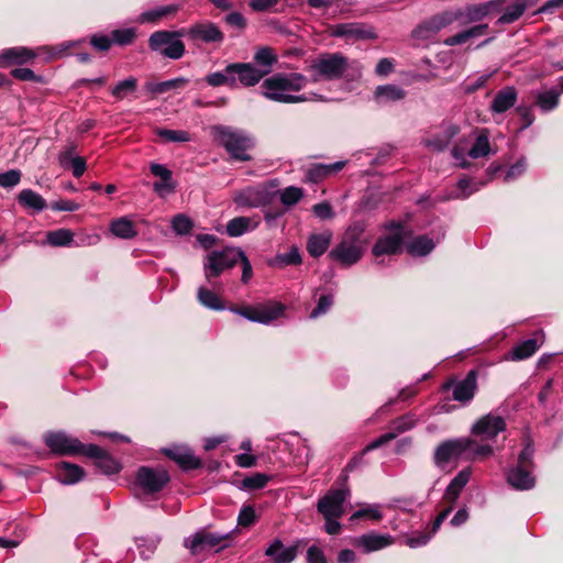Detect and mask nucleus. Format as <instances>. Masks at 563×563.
<instances>
[{
  "instance_id": "f257e3e1",
  "label": "nucleus",
  "mask_w": 563,
  "mask_h": 563,
  "mask_svg": "<svg viewBox=\"0 0 563 563\" xmlns=\"http://www.w3.org/2000/svg\"><path fill=\"white\" fill-rule=\"evenodd\" d=\"M308 84V79L300 73H277L264 79L261 85L263 96L280 103H299L308 99L297 95Z\"/></svg>"
},
{
  "instance_id": "f03ea898",
  "label": "nucleus",
  "mask_w": 563,
  "mask_h": 563,
  "mask_svg": "<svg viewBox=\"0 0 563 563\" xmlns=\"http://www.w3.org/2000/svg\"><path fill=\"white\" fill-rule=\"evenodd\" d=\"M211 130L214 141L225 148L231 158L239 162L252 159L249 151L253 148L254 143L245 133L224 125H214Z\"/></svg>"
},
{
  "instance_id": "7ed1b4c3",
  "label": "nucleus",
  "mask_w": 563,
  "mask_h": 563,
  "mask_svg": "<svg viewBox=\"0 0 563 563\" xmlns=\"http://www.w3.org/2000/svg\"><path fill=\"white\" fill-rule=\"evenodd\" d=\"M362 235L363 230L357 227L349 228L341 241L330 251L329 257L344 267L356 264L365 251Z\"/></svg>"
},
{
  "instance_id": "20e7f679",
  "label": "nucleus",
  "mask_w": 563,
  "mask_h": 563,
  "mask_svg": "<svg viewBox=\"0 0 563 563\" xmlns=\"http://www.w3.org/2000/svg\"><path fill=\"white\" fill-rule=\"evenodd\" d=\"M534 446L530 438L525 440V446L519 453L517 465L507 474L508 484L517 490H529L536 485V477L532 475Z\"/></svg>"
},
{
  "instance_id": "39448f33",
  "label": "nucleus",
  "mask_w": 563,
  "mask_h": 563,
  "mask_svg": "<svg viewBox=\"0 0 563 563\" xmlns=\"http://www.w3.org/2000/svg\"><path fill=\"white\" fill-rule=\"evenodd\" d=\"M169 482L170 475L166 468L140 466L135 472L133 489L137 496L155 499Z\"/></svg>"
},
{
  "instance_id": "423d86ee",
  "label": "nucleus",
  "mask_w": 563,
  "mask_h": 563,
  "mask_svg": "<svg viewBox=\"0 0 563 563\" xmlns=\"http://www.w3.org/2000/svg\"><path fill=\"white\" fill-rule=\"evenodd\" d=\"M350 66L349 58L342 53H322L309 66L312 80H339Z\"/></svg>"
},
{
  "instance_id": "0eeeda50",
  "label": "nucleus",
  "mask_w": 563,
  "mask_h": 563,
  "mask_svg": "<svg viewBox=\"0 0 563 563\" xmlns=\"http://www.w3.org/2000/svg\"><path fill=\"white\" fill-rule=\"evenodd\" d=\"M349 496L346 487L331 488L318 500L317 509L325 519V528H342L338 520L344 515V504Z\"/></svg>"
},
{
  "instance_id": "6e6552de",
  "label": "nucleus",
  "mask_w": 563,
  "mask_h": 563,
  "mask_svg": "<svg viewBox=\"0 0 563 563\" xmlns=\"http://www.w3.org/2000/svg\"><path fill=\"white\" fill-rule=\"evenodd\" d=\"M240 257L241 249L238 247H224L220 251L209 252L203 261L206 279L216 287V283L212 280L225 271L234 267L239 263Z\"/></svg>"
},
{
  "instance_id": "1a4fd4ad",
  "label": "nucleus",
  "mask_w": 563,
  "mask_h": 563,
  "mask_svg": "<svg viewBox=\"0 0 563 563\" xmlns=\"http://www.w3.org/2000/svg\"><path fill=\"white\" fill-rule=\"evenodd\" d=\"M385 229L387 234L378 238L373 246L372 253L375 257L400 253L409 235V231L400 222L389 221L385 224Z\"/></svg>"
},
{
  "instance_id": "9d476101",
  "label": "nucleus",
  "mask_w": 563,
  "mask_h": 563,
  "mask_svg": "<svg viewBox=\"0 0 563 563\" xmlns=\"http://www.w3.org/2000/svg\"><path fill=\"white\" fill-rule=\"evenodd\" d=\"M179 31H156L148 38V47L170 59H179L185 54V44Z\"/></svg>"
},
{
  "instance_id": "9b49d317",
  "label": "nucleus",
  "mask_w": 563,
  "mask_h": 563,
  "mask_svg": "<svg viewBox=\"0 0 563 563\" xmlns=\"http://www.w3.org/2000/svg\"><path fill=\"white\" fill-rule=\"evenodd\" d=\"M416 422L417 421L415 419H412V417H410V416H404V417H400V418L394 420L391 423L393 430L382 434L380 437H378L377 439H375L374 441L368 443L364 448V450L362 451V453L360 455L354 456L349 461V463L345 466V471L353 472L355 468H357L362 464L363 456L365 453H367L372 450L378 449L379 446L390 442L391 440L397 438L398 434L411 429L416 424Z\"/></svg>"
},
{
  "instance_id": "f8f14e48",
  "label": "nucleus",
  "mask_w": 563,
  "mask_h": 563,
  "mask_svg": "<svg viewBox=\"0 0 563 563\" xmlns=\"http://www.w3.org/2000/svg\"><path fill=\"white\" fill-rule=\"evenodd\" d=\"M230 536L231 533L217 536L210 533L208 530H197L185 540L184 545L189 550L191 555H205L227 548Z\"/></svg>"
},
{
  "instance_id": "ddd939ff",
  "label": "nucleus",
  "mask_w": 563,
  "mask_h": 563,
  "mask_svg": "<svg viewBox=\"0 0 563 563\" xmlns=\"http://www.w3.org/2000/svg\"><path fill=\"white\" fill-rule=\"evenodd\" d=\"M230 310L250 321L267 324L284 313L285 306L280 302L272 301L256 306H233Z\"/></svg>"
},
{
  "instance_id": "4468645a",
  "label": "nucleus",
  "mask_w": 563,
  "mask_h": 563,
  "mask_svg": "<svg viewBox=\"0 0 563 563\" xmlns=\"http://www.w3.org/2000/svg\"><path fill=\"white\" fill-rule=\"evenodd\" d=\"M45 445L57 455H85L87 444L64 432H49L44 438Z\"/></svg>"
},
{
  "instance_id": "2eb2a0df",
  "label": "nucleus",
  "mask_w": 563,
  "mask_h": 563,
  "mask_svg": "<svg viewBox=\"0 0 563 563\" xmlns=\"http://www.w3.org/2000/svg\"><path fill=\"white\" fill-rule=\"evenodd\" d=\"M477 377L478 371L473 368L467 372L466 376L456 382L455 378H450L443 384V389L449 390L452 388V398L462 405L470 404L477 391Z\"/></svg>"
},
{
  "instance_id": "dca6fc26",
  "label": "nucleus",
  "mask_w": 563,
  "mask_h": 563,
  "mask_svg": "<svg viewBox=\"0 0 563 563\" xmlns=\"http://www.w3.org/2000/svg\"><path fill=\"white\" fill-rule=\"evenodd\" d=\"M506 429L503 417L493 413L481 417L472 427V434L483 440H493Z\"/></svg>"
},
{
  "instance_id": "f3484780",
  "label": "nucleus",
  "mask_w": 563,
  "mask_h": 563,
  "mask_svg": "<svg viewBox=\"0 0 563 563\" xmlns=\"http://www.w3.org/2000/svg\"><path fill=\"white\" fill-rule=\"evenodd\" d=\"M471 442L465 438L446 440L442 442L434 452L437 464L449 463L452 459H464L465 451Z\"/></svg>"
},
{
  "instance_id": "a211bd4d",
  "label": "nucleus",
  "mask_w": 563,
  "mask_h": 563,
  "mask_svg": "<svg viewBox=\"0 0 563 563\" xmlns=\"http://www.w3.org/2000/svg\"><path fill=\"white\" fill-rule=\"evenodd\" d=\"M85 456L95 460V466L106 475L118 474L122 470L121 463L97 444H87Z\"/></svg>"
},
{
  "instance_id": "6ab92c4d",
  "label": "nucleus",
  "mask_w": 563,
  "mask_h": 563,
  "mask_svg": "<svg viewBox=\"0 0 563 563\" xmlns=\"http://www.w3.org/2000/svg\"><path fill=\"white\" fill-rule=\"evenodd\" d=\"M228 75H238V79L244 87L257 85L264 77L265 71L260 70L251 63H232L225 67Z\"/></svg>"
},
{
  "instance_id": "aec40b11",
  "label": "nucleus",
  "mask_w": 563,
  "mask_h": 563,
  "mask_svg": "<svg viewBox=\"0 0 563 563\" xmlns=\"http://www.w3.org/2000/svg\"><path fill=\"white\" fill-rule=\"evenodd\" d=\"M332 36L345 40H376L377 34L373 27H366L362 23H340L331 27Z\"/></svg>"
},
{
  "instance_id": "412c9836",
  "label": "nucleus",
  "mask_w": 563,
  "mask_h": 563,
  "mask_svg": "<svg viewBox=\"0 0 563 563\" xmlns=\"http://www.w3.org/2000/svg\"><path fill=\"white\" fill-rule=\"evenodd\" d=\"M163 453L169 460L174 461L184 472L197 470L202 466L201 459L196 456L194 451L187 446L165 449Z\"/></svg>"
},
{
  "instance_id": "4be33fe9",
  "label": "nucleus",
  "mask_w": 563,
  "mask_h": 563,
  "mask_svg": "<svg viewBox=\"0 0 563 563\" xmlns=\"http://www.w3.org/2000/svg\"><path fill=\"white\" fill-rule=\"evenodd\" d=\"M186 34L190 40L203 43H221L224 40L223 32L212 22L196 23L186 31Z\"/></svg>"
},
{
  "instance_id": "5701e85b",
  "label": "nucleus",
  "mask_w": 563,
  "mask_h": 563,
  "mask_svg": "<svg viewBox=\"0 0 563 563\" xmlns=\"http://www.w3.org/2000/svg\"><path fill=\"white\" fill-rule=\"evenodd\" d=\"M36 56L37 53L34 49L24 46L5 48L0 53V67L29 64Z\"/></svg>"
},
{
  "instance_id": "b1692460",
  "label": "nucleus",
  "mask_w": 563,
  "mask_h": 563,
  "mask_svg": "<svg viewBox=\"0 0 563 563\" xmlns=\"http://www.w3.org/2000/svg\"><path fill=\"white\" fill-rule=\"evenodd\" d=\"M55 478L66 485H73L81 481L85 476V471L81 466L70 462H59L54 466Z\"/></svg>"
},
{
  "instance_id": "393cba45",
  "label": "nucleus",
  "mask_w": 563,
  "mask_h": 563,
  "mask_svg": "<svg viewBox=\"0 0 563 563\" xmlns=\"http://www.w3.org/2000/svg\"><path fill=\"white\" fill-rule=\"evenodd\" d=\"M234 202L244 208H257L266 205L268 201L267 192L256 187H247L239 191L234 198Z\"/></svg>"
},
{
  "instance_id": "a878e982",
  "label": "nucleus",
  "mask_w": 563,
  "mask_h": 563,
  "mask_svg": "<svg viewBox=\"0 0 563 563\" xmlns=\"http://www.w3.org/2000/svg\"><path fill=\"white\" fill-rule=\"evenodd\" d=\"M517 99V89L514 86H506L496 92L489 109L493 113H504L515 107Z\"/></svg>"
},
{
  "instance_id": "bb28decb",
  "label": "nucleus",
  "mask_w": 563,
  "mask_h": 563,
  "mask_svg": "<svg viewBox=\"0 0 563 563\" xmlns=\"http://www.w3.org/2000/svg\"><path fill=\"white\" fill-rule=\"evenodd\" d=\"M346 162L339 161L332 164H311L306 170V177L309 181L318 184L328 177L341 172Z\"/></svg>"
},
{
  "instance_id": "cd10ccee",
  "label": "nucleus",
  "mask_w": 563,
  "mask_h": 563,
  "mask_svg": "<svg viewBox=\"0 0 563 563\" xmlns=\"http://www.w3.org/2000/svg\"><path fill=\"white\" fill-rule=\"evenodd\" d=\"M454 22H457L459 25L463 26L462 12L460 8L455 10H444L433 15L429 21L424 22V30L437 32L453 24Z\"/></svg>"
},
{
  "instance_id": "c85d7f7f",
  "label": "nucleus",
  "mask_w": 563,
  "mask_h": 563,
  "mask_svg": "<svg viewBox=\"0 0 563 563\" xmlns=\"http://www.w3.org/2000/svg\"><path fill=\"white\" fill-rule=\"evenodd\" d=\"M489 31V25L487 23L475 24L467 29H464L451 36H448L443 43L446 46H456L467 43L473 38L481 37L486 35Z\"/></svg>"
},
{
  "instance_id": "c756f323",
  "label": "nucleus",
  "mask_w": 563,
  "mask_h": 563,
  "mask_svg": "<svg viewBox=\"0 0 563 563\" xmlns=\"http://www.w3.org/2000/svg\"><path fill=\"white\" fill-rule=\"evenodd\" d=\"M298 553V544L284 547L282 541L275 540L265 551V554L274 559V563H290Z\"/></svg>"
},
{
  "instance_id": "7c9ffc66",
  "label": "nucleus",
  "mask_w": 563,
  "mask_h": 563,
  "mask_svg": "<svg viewBox=\"0 0 563 563\" xmlns=\"http://www.w3.org/2000/svg\"><path fill=\"white\" fill-rule=\"evenodd\" d=\"M393 539L389 534H363L355 541V545L365 553L382 550L391 544Z\"/></svg>"
},
{
  "instance_id": "2f4dec72",
  "label": "nucleus",
  "mask_w": 563,
  "mask_h": 563,
  "mask_svg": "<svg viewBox=\"0 0 563 563\" xmlns=\"http://www.w3.org/2000/svg\"><path fill=\"white\" fill-rule=\"evenodd\" d=\"M109 230L112 235L123 240L134 239L139 233L135 222L129 217L113 219L110 222Z\"/></svg>"
},
{
  "instance_id": "473e14b6",
  "label": "nucleus",
  "mask_w": 563,
  "mask_h": 563,
  "mask_svg": "<svg viewBox=\"0 0 563 563\" xmlns=\"http://www.w3.org/2000/svg\"><path fill=\"white\" fill-rule=\"evenodd\" d=\"M16 200L23 209L33 212H41L47 207L46 200L32 189L21 190Z\"/></svg>"
},
{
  "instance_id": "72a5a7b5",
  "label": "nucleus",
  "mask_w": 563,
  "mask_h": 563,
  "mask_svg": "<svg viewBox=\"0 0 563 563\" xmlns=\"http://www.w3.org/2000/svg\"><path fill=\"white\" fill-rule=\"evenodd\" d=\"M277 62L278 56L275 53V49L269 46H261L254 54V63L256 64V68L265 71V76L272 71L273 66Z\"/></svg>"
},
{
  "instance_id": "f704fd0d",
  "label": "nucleus",
  "mask_w": 563,
  "mask_h": 563,
  "mask_svg": "<svg viewBox=\"0 0 563 563\" xmlns=\"http://www.w3.org/2000/svg\"><path fill=\"white\" fill-rule=\"evenodd\" d=\"M331 239V232L311 234L307 241V252L311 257H320L330 246Z\"/></svg>"
},
{
  "instance_id": "c9c22d12",
  "label": "nucleus",
  "mask_w": 563,
  "mask_h": 563,
  "mask_svg": "<svg viewBox=\"0 0 563 563\" xmlns=\"http://www.w3.org/2000/svg\"><path fill=\"white\" fill-rule=\"evenodd\" d=\"M383 519V511L379 505H366L361 507L358 510L353 512L350 517L352 523H356L358 520L376 525Z\"/></svg>"
},
{
  "instance_id": "e433bc0d",
  "label": "nucleus",
  "mask_w": 563,
  "mask_h": 563,
  "mask_svg": "<svg viewBox=\"0 0 563 563\" xmlns=\"http://www.w3.org/2000/svg\"><path fill=\"white\" fill-rule=\"evenodd\" d=\"M560 96L561 91L556 88L538 92L534 98V104L538 106L543 112L552 111L559 106Z\"/></svg>"
},
{
  "instance_id": "4c0bfd02",
  "label": "nucleus",
  "mask_w": 563,
  "mask_h": 563,
  "mask_svg": "<svg viewBox=\"0 0 563 563\" xmlns=\"http://www.w3.org/2000/svg\"><path fill=\"white\" fill-rule=\"evenodd\" d=\"M472 475L471 467H465L462 471H460L455 477L451 481L449 484L446 490H445V497L454 500L459 497L460 493L464 488V486L467 484Z\"/></svg>"
},
{
  "instance_id": "58836bf2",
  "label": "nucleus",
  "mask_w": 563,
  "mask_h": 563,
  "mask_svg": "<svg viewBox=\"0 0 563 563\" xmlns=\"http://www.w3.org/2000/svg\"><path fill=\"white\" fill-rule=\"evenodd\" d=\"M527 1L526 0H516L514 3L505 8L504 13L498 18L496 24H510L520 19V16L527 10Z\"/></svg>"
},
{
  "instance_id": "ea45409f",
  "label": "nucleus",
  "mask_w": 563,
  "mask_h": 563,
  "mask_svg": "<svg viewBox=\"0 0 563 563\" xmlns=\"http://www.w3.org/2000/svg\"><path fill=\"white\" fill-rule=\"evenodd\" d=\"M178 10H179V7L176 4L159 7V8L143 12L139 18V21L141 23L155 24L158 21H161L162 19H164L168 15L175 14Z\"/></svg>"
},
{
  "instance_id": "a19ab883",
  "label": "nucleus",
  "mask_w": 563,
  "mask_h": 563,
  "mask_svg": "<svg viewBox=\"0 0 563 563\" xmlns=\"http://www.w3.org/2000/svg\"><path fill=\"white\" fill-rule=\"evenodd\" d=\"M197 298L198 301L212 310H223L224 309V302L221 299V297L213 290L207 288V287H199L197 291Z\"/></svg>"
},
{
  "instance_id": "79ce46f5",
  "label": "nucleus",
  "mask_w": 563,
  "mask_h": 563,
  "mask_svg": "<svg viewBox=\"0 0 563 563\" xmlns=\"http://www.w3.org/2000/svg\"><path fill=\"white\" fill-rule=\"evenodd\" d=\"M462 12V24L467 25L471 23H477L487 18L485 12V8L482 3H473L467 4L465 7L460 8Z\"/></svg>"
},
{
  "instance_id": "37998d69",
  "label": "nucleus",
  "mask_w": 563,
  "mask_h": 563,
  "mask_svg": "<svg viewBox=\"0 0 563 563\" xmlns=\"http://www.w3.org/2000/svg\"><path fill=\"white\" fill-rule=\"evenodd\" d=\"M471 444L465 451L464 460L475 461L479 459H486L493 454V446L489 444L478 443L476 440L472 438H466Z\"/></svg>"
},
{
  "instance_id": "c03bdc74",
  "label": "nucleus",
  "mask_w": 563,
  "mask_h": 563,
  "mask_svg": "<svg viewBox=\"0 0 563 563\" xmlns=\"http://www.w3.org/2000/svg\"><path fill=\"white\" fill-rule=\"evenodd\" d=\"M539 349L538 340L534 338L522 341L512 349V360L522 361L532 356Z\"/></svg>"
},
{
  "instance_id": "a18cd8bd",
  "label": "nucleus",
  "mask_w": 563,
  "mask_h": 563,
  "mask_svg": "<svg viewBox=\"0 0 563 563\" xmlns=\"http://www.w3.org/2000/svg\"><path fill=\"white\" fill-rule=\"evenodd\" d=\"M137 89V79L135 77H129L124 80L119 81L111 88V95L115 100H123L129 95H132Z\"/></svg>"
},
{
  "instance_id": "49530a36",
  "label": "nucleus",
  "mask_w": 563,
  "mask_h": 563,
  "mask_svg": "<svg viewBox=\"0 0 563 563\" xmlns=\"http://www.w3.org/2000/svg\"><path fill=\"white\" fill-rule=\"evenodd\" d=\"M375 98L384 101H397L405 97V91L395 85H383L375 89Z\"/></svg>"
},
{
  "instance_id": "de8ad7c7",
  "label": "nucleus",
  "mask_w": 563,
  "mask_h": 563,
  "mask_svg": "<svg viewBox=\"0 0 563 563\" xmlns=\"http://www.w3.org/2000/svg\"><path fill=\"white\" fill-rule=\"evenodd\" d=\"M490 152V144L487 131L479 133L468 151V156L472 158L485 157Z\"/></svg>"
},
{
  "instance_id": "09e8293b",
  "label": "nucleus",
  "mask_w": 563,
  "mask_h": 563,
  "mask_svg": "<svg viewBox=\"0 0 563 563\" xmlns=\"http://www.w3.org/2000/svg\"><path fill=\"white\" fill-rule=\"evenodd\" d=\"M188 82H189V80L187 78L179 77V78H174V79L157 82V84H150V85H147V89L150 91H152L153 93L159 95V93L167 92L172 89L184 88Z\"/></svg>"
},
{
  "instance_id": "8fccbe9b",
  "label": "nucleus",
  "mask_w": 563,
  "mask_h": 563,
  "mask_svg": "<svg viewBox=\"0 0 563 563\" xmlns=\"http://www.w3.org/2000/svg\"><path fill=\"white\" fill-rule=\"evenodd\" d=\"M46 239L52 246H67L74 241V233L68 229H57L49 231Z\"/></svg>"
},
{
  "instance_id": "3c124183",
  "label": "nucleus",
  "mask_w": 563,
  "mask_h": 563,
  "mask_svg": "<svg viewBox=\"0 0 563 563\" xmlns=\"http://www.w3.org/2000/svg\"><path fill=\"white\" fill-rule=\"evenodd\" d=\"M155 134L164 142L185 143L190 141V134L184 130H169L157 128Z\"/></svg>"
},
{
  "instance_id": "603ef678",
  "label": "nucleus",
  "mask_w": 563,
  "mask_h": 563,
  "mask_svg": "<svg viewBox=\"0 0 563 563\" xmlns=\"http://www.w3.org/2000/svg\"><path fill=\"white\" fill-rule=\"evenodd\" d=\"M252 219L247 217H236L227 224V233L230 236H240L251 228Z\"/></svg>"
},
{
  "instance_id": "864d4df0",
  "label": "nucleus",
  "mask_w": 563,
  "mask_h": 563,
  "mask_svg": "<svg viewBox=\"0 0 563 563\" xmlns=\"http://www.w3.org/2000/svg\"><path fill=\"white\" fill-rule=\"evenodd\" d=\"M112 44L119 46L131 45L136 38V32L133 27L113 30L110 34Z\"/></svg>"
},
{
  "instance_id": "5fc2aeb1",
  "label": "nucleus",
  "mask_w": 563,
  "mask_h": 563,
  "mask_svg": "<svg viewBox=\"0 0 563 563\" xmlns=\"http://www.w3.org/2000/svg\"><path fill=\"white\" fill-rule=\"evenodd\" d=\"M206 82L211 87L230 86L236 85V79L232 75H228L225 70L223 73L217 71L206 76Z\"/></svg>"
},
{
  "instance_id": "6e6d98bb",
  "label": "nucleus",
  "mask_w": 563,
  "mask_h": 563,
  "mask_svg": "<svg viewBox=\"0 0 563 563\" xmlns=\"http://www.w3.org/2000/svg\"><path fill=\"white\" fill-rule=\"evenodd\" d=\"M445 236V231L442 225H438L437 230H431L424 234V256L431 253L435 245L439 244Z\"/></svg>"
},
{
  "instance_id": "4d7b16f0",
  "label": "nucleus",
  "mask_w": 563,
  "mask_h": 563,
  "mask_svg": "<svg viewBox=\"0 0 563 563\" xmlns=\"http://www.w3.org/2000/svg\"><path fill=\"white\" fill-rule=\"evenodd\" d=\"M302 197V189L295 186H289L280 192V201L286 207H291L298 203Z\"/></svg>"
},
{
  "instance_id": "13d9d810",
  "label": "nucleus",
  "mask_w": 563,
  "mask_h": 563,
  "mask_svg": "<svg viewBox=\"0 0 563 563\" xmlns=\"http://www.w3.org/2000/svg\"><path fill=\"white\" fill-rule=\"evenodd\" d=\"M172 228L177 234H188L192 229V222L184 214H177L172 220Z\"/></svg>"
},
{
  "instance_id": "bf43d9fd",
  "label": "nucleus",
  "mask_w": 563,
  "mask_h": 563,
  "mask_svg": "<svg viewBox=\"0 0 563 563\" xmlns=\"http://www.w3.org/2000/svg\"><path fill=\"white\" fill-rule=\"evenodd\" d=\"M268 481L269 476L262 473H255L243 479V486L249 489H261L267 485Z\"/></svg>"
},
{
  "instance_id": "052dcab7",
  "label": "nucleus",
  "mask_w": 563,
  "mask_h": 563,
  "mask_svg": "<svg viewBox=\"0 0 563 563\" xmlns=\"http://www.w3.org/2000/svg\"><path fill=\"white\" fill-rule=\"evenodd\" d=\"M333 305V295L323 294L319 297L317 307L311 311L310 318L314 319L321 314H324Z\"/></svg>"
},
{
  "instance_id": "680f3d73",
  "label": "nucleus",
  "mask_w": 563,
  "mask_h": 563,
  "mask_svg": "<svg viewBox=\"0 0 563 563\" xmlns=\"http://www.w3.org/2000/svg\"><path fill=\"white\" fill-rule=\"evenodd\" d=\"M11 76L18 80L22 81H34V82H44L43 77L36 75L30 68H14L11 70Z\"/></svg>"
},
{
  "instance_id": "e2e57ef3",
  "label": "nucleus",
  "mask_w": 563,
  "mask_h": 563,
  "mask_svg": "<svg viewBox=\"0 0 563 563\" xmlns=\"http://www.w3.org/2000/svg\"><path fill=\"white\" fill-rule=\"evenodd\" d=\"M256 523V514L253 506H244L238 517V525L247 528Z\"/></svg>"
},
{
  "instance_id": "0e129e2a",
  "label": "nucleus",
  "mask_w": 563,
  "mask_h": 563,
  "mask_svg": "<svg viewBox=\"0 0 563 563\" xmlns=\"http://www.w3.org/2000/svg\"><path fill=\"white\" fill-rule=\"evenodd\" d=\"M89 43L98 52H108L112 46L111 36L106 34H93Z\"/></svg>"
},
{
  "instance_id": "69168bd1",
  "label": "nucleus",
  "mask_w": 563,
  "mask_h": 563,
  "mask_svg": "<svg viewBox=\"0 0 563 563\" xmlns=\"http://www.w3.org/2000/svg\"><path fill=\"white\" fill-rule=\"evenodd\" d=\"M516 112L521 120L520 131L528 129L534 122V114L532 113L531 107L520 104L516 108Z\"/></svg>"
},
{
  "instance_id": "338daca9",
  "label": "nucleus",
  "mask_w": 563,
  "mask_h": 563,
  "mask_svg": "<svg viewBox=\"0 0 563 563\" xmlns=\"http://www.w3.org/2000/svg\"><path fill=\"white\" fill-rule=\"evenodd\" d=\"M21 180V172L18 169H10L0 174V186L3 188H12Z\"/></svg>"
},
{
  "instance_id": "774afa93",
  "label": "nucleus",
  "mask_w": 563,
  "mask_h": 563,
  "mask_svg": "<svg viewBox=\"0 0 563 563\" xmlns=\"http://www.w3.org/2000/svg\"><path fill=\"white\" fill-rule=\"evenodd\" d=\"M224 22L234 29H238L239 31L245 30L247 26V21L245 16L240 12H230L224 16Z\"/></svg>"
}]
</instances>
